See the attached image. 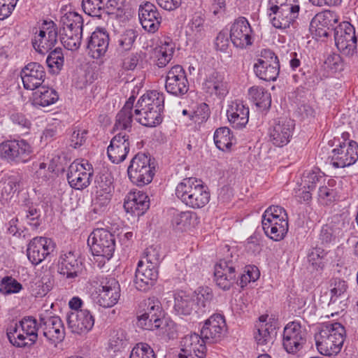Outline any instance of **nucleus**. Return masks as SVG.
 Returning a JSON list of instances; mask_svg holds the SVG:
<instances>
[{
	"mask_svg": "<svg viewBox=\"0 0 358 358\" xmlns=\"http://www.w3.org/2000/svg\"><path fill=\"white\" fill-rule=\"evenodd\" d=\"M280 218V221L288 220V216L286 210L280 206H271L266 208L264 213L262 215V224L263 222H269L271 221H274L275 220H278Z\"/></svg>",
	"mask_w": 358,
	"mask_h": 358,
	"instance_id": "13d9d810",
	"label": "nucleus"
},
{
	"mask_svg": "<svg viewBox=\"0 0 358 358\" xmlns=\"http://www.w3.org/2000/svg\"><path fill=\"white\" fill-rule=\"evenodd\" d=\"M195 301L196 315L199 317L210 311L214 297L211 288L208 287H199L192 295Z\"/></svg>",
	"mask_w": 358,
	"mask_h": 358,
	"instance_id": "72a5a7b5",
	"label": "nucleus"
},
{
	"mask_svg": "<svg viewBox=\"0 0 358 358\" xmlns=\"http://www.w3.org/2000/svg\"><path fill=\"white\" fill-rule=\"evenodd\" d=\"M131 142V137L125 131H120L111 139L107 148L108 159L113 164H120L127 157Z\"/></svg>",
	"mask_w": 358,
	"mask_h": 358,
	"instance_id": "412c9836",
	"label": "nucleus"
},
{
	"mask_svg": "<svg viewBox=\"0 0 358 358\" xmlns=\"http://www.w3.org/2000/svg\"><path fill=\"white\" fill-rule=\"evenodd\" d=\"M96 194L113 193L114 189L113 177L108 171L99 173L95 179Z\"/></svg>",
	"mask_w": 358,
	"mask_h": 358,
	"instance_id": "49530a36",
	"label": "nucleus"
},
{
	"mask_svg": "<svg viewBox=\"0 0 358 358\" xmlns=\"http://www.w3.org/2000/svg\"><path fill=\"white\" fill-rule=\"evenodd\" d=\"M193 213L184 211L176 213L172 220V224L178 229H184L191 224Z\"/></svg>",
	"mask_w": 358,
	"mask_h": 358,
	"instance_id": "774afa93",
	"label": "nucleus"
},
{
	"mask_svg": "<svg viewBox=\"0 0 358 358\" xmlns=\"http://www.w3.org/2000/svg\"><path fill=\"white\" fill-rule=\"evenodd\" d=\"M137 37V34L134 29H127L117 40V50L119 52H124L131 49L133 44Z\"/></svg>",
	"mask_w": 358,
	"mask_h": 358,
	"instance_id": "5fc2aeb1",
	"label": "nucleus"
},
{
	"mask_svg": "<svg viewBox=\"0 0 358 358\" xmlns=\"http://www.w3.org/2000/svg\"><path fill=\"white\" fill-rule=\"evenodd\" d=\"M206 340L196 333L185 336L180 342L179 358H205Z\"/></svg>",
	"mask_w": 358,
	"mask_h": 358,
	"instance_id": "4be33fe9",
	"label": "nucleus"
},
{
	"mask_svg": "<svg viewBox=\"0 0 358 358\" xmlns=\"http://www.w3.org/2000/svg\"><path fill=\"white\" fill-rule=\"evenodd\" d=\"M109 34L103 29L97 28L87 38L86 49L90 57L101 59L105 56L109 45Z\"/></svg>",
	"mask_w": 358,
	"mask_h": 358,
	"instance_id": "393cba45",
	"label": "nucleus"
},
{
	"mask_svg": "<svg viewBox=\"0 0 358 358\" xmlns=\"http://www.w3.org/2000/svg\"><path fill=\"white\" fill-rule=\"evenodd\" d=\"M82 36L83 31H69L66 28V30L61 31L60 39L65 48L73 51L80 48Z\"/></svg>",
	"mask_w": 358,
	"mask_h": 358,
	"instance_id": "de8ad7c7",
	"label": "nucleus"
},
{
	"mask_svg": "<svg viewBox=\"0 0 358 358\" xmlns=\"http://www.w3.org/2000/svg\"><path fill=\"white\" fill-rule=\"evenodd\" d=\"M59 99L57 92L52 88L41 86L33 94L35 106L46 107L55 103Z\"/></svg>",
	"mask_w": 358,
	"mask_h": 358,
	"instance_id": "ea45409f",
	"label": "nucleus"
},
{
	"mask_svg": "<svg viewBox=\"0 0 358 358\" xmlns=\"http://www.w3.org/2000/svg\"><path fill=\"white\" fill-rule=\"evenodd\" d=\"M330 286L331 303H334L338 297L341 296L346 292L348 288L347 282L339 278L333 279Z\"/></svg>",
	"mask_w": 358,
	"mask_h": 358,
	"instance_id": "338daca9",
	"label": "nucleus"
},
{
	"mask_svg": "<svg viewBox=\"0 0 358 358\" xmlns=\"http://www.w3.org/2000/svg\"><path fill=\"white\" fill-rule=\"evenodd\" d=\"M56 245L50 238L37 236L32 238L27 245V256L33 265H38L51 256Z\"/></svg>",
	"mask_w": 358,
	"mask_h": 358,
	"instance_id": "4468645a",
	"label": "nucleus"
},
{
	"mask_svg": "<svg viewBox=\"0 0 358 358\" xmlns=\"http://www.w3.org/2000/svg\"><path fill=\"white\" fill-rule=\"evenodd\" d=\"M84 12L92 17H101L105 12V3L103 0H83Z\"/></svg>",
	"mask_w": 358,
	"mask_h": 358,
	"instance_id": "6e6d98bb",
	"label": "nucleus"
},
{
	"mask_svg": "<svg viewBox=\"0 0 358 358\" xmlns=\"http://www.w3.org/2000/svg\"><path fill=\"white\" fill-rule=\"evenodd\" d=\"M20 76L24 88L34 90L43 86L46 72L43 66L37 62H29L21 70Z\"/></svg>",
	"mask_w": 358,
	"mask_h": 358,
	"instance_id": "5701e85b",
	"label": "nucleus"
},
{
	"mask_svg": "<svg viewBox=\"0 0 358 358\" xmlns=\"http://www.w3.org/2000/svg\"><path fill=\"white\" fill-rule=\"evenodd\" d=\"M226 329L224 315L216 313L205 321L201 329V336L207 343H214L220 340Z\"/></svg>",
	"mask_w": 358,
	"mask_h": 358,
	"instance_id": "a878e982",
	"label": "nucleus"
},
{
	"mask_svg": "<svg viewBox=\"0 0 358 358\" xmlns=\"http://www.w3.org/2000/svg\"><path fill=\"white\" fill-rule=\"evenodd\" d=\"M249 96L257 106L262 110H266L271 107V94L263 87H252L249 89Z\"/></svg>",
	"mask_w": 358,
	"mask_h": 358,
	"instance_id": "a18cd8bd",
	"label": "nucleus"
},
{
	"mask_svg": "<svg viewBox=\"0 0 358 358\" xmlns=\"http://www.w3.org/2000/svg\"><path fill=\"white\" fill-rule=\"evenodd\" d=\"M336 181L334 179H329L324 185L320 187L318 190V200L320 203L329 206L338 199L336 190Z\"/></svg>",
	"mask_w": 358,
	"mask_h": 358,
	"instance_id": "79ce46f5",
	"label": "nucleus"
},
{
	"mask_svg": "<svg viewBox=\"0 0 358 358\" xmlns=\"http://www.w3.org/2000/svg\"><path fill=\"white\" fill-rule=\"evenodd\" d=\"M268 15L272 25L275 28L285 29L294 22L299 16V13H291L290 10L289 11L283 8L274 11L273 6H269Z\"/></svg>",
	"mask_w": 358,
	"mask_h": 358,
	"instance_id": "473e14b6",
	"label": "nucleus"
},
{
	"mask_svg": "<svg viewBox=\"0 0 358 358\" xmlns=\"http://www.w3.org/2000/svg\"><path fill=\"white\" fill-rule=\"evenodd\" d=\"M144 313L138 316V324L141 328L159 331V334H165L167 322L163 318V312L160 302L155 298H148L143 302Z\"/></svg>",
	"mask_w": 358,
	"mask_h": 358,
	"instance_id": "423d86ee",
	"label": "nucleus"
},
{
	"mask_svg": "<svg viewBox=\"0 0 358 358\" xmlns=\"http://www.w3.org/2000/svg\"><path fill=\"white\" fill-rule=\"evenodd\" d=\"M229 38L236 48H246L253 43V31L245 17H238L231 25Z\"/></svg>",
	"mask_w": 358,
	"mask_h": 358,
	"instance_id": "dca6fc26",
	"label": "nucleus"
},
{
	"mask_svg": "<svg viewBox=\"0 0 358 358\" xmlns=\"http://www.w3.org/2000/svg\"><path fill=\"white\" fill-rule=\"evenodd\" d=\"M149 207L148 196L141 191L129 193L124 203L125 210L138 217L143 215Z\"/></svg>",
	"mask_w": 358,
	"mask_h": 358,
	"instance_id": "c756f323",
	"label": "nucleus"
},
{
	"mask_svg": "<svg viewBox=\"0 0 358 358\" xmlns=\"http://www.w3.org/2000/svg\"><path fill=\"white\" fill-rule=\"evenodd\" d=\"M268 6H273L274 11L281 8L294 13H299L300 10L299 0H268Z\"/></svg>",
	"mask_w": 358,
	"mask_h": 358,
	"instance_id": "680f3d73",
	"label": "nucleus"
},
{
	"mask_svg": "<svg viewBox=\"0 0 358 358\" xmlns=\"http://www.w3.org/2000/svg\"><path fill=\"white\" fill-rule=\"evenodd\" d=\"M135 96H131L124 103L122 108L117 113L115 117V122L113 129L115 131L130 132L133 122V107Z\"/></svg>",
	"mask_w": 358,
	"mask_h": 358,
	"instance_id": "2f4dec72",
	"label": "nucleus"
},
{
	"mask_svg": "<svg viewBox=\"0 0 358 358\" xmlns=\"http://www.w3.org/2000/svg\"><path fill=\"white\" fill-rule=\"evenodd\" d=\"M22 289V285L10 276L3 278L0 284V292L3 294L18 293Z\"/></svg>",
	"mask_w": 358,
	"mask_h": 358,
	"instance_id": "0e129e2a",
	"label": "nucleus"
},
{
	"mask_svg": "<svg viewBox=\"0 0 358 358\" xmlns=\"http://www.w3.org/2000/svg\"><path fill=\"white\" fill-rule=\"evenodd\" d=\"M165 88L174 96H182L188 92L189 82L182 66L175 65L167 72Z\"/></svg>",
	"mask_w": 358,
	"mask_h": 358,
	"instance_id": "6ab92c4d",
	"label": "nucleus"
},
{
	"mask_svg": "<svg viewBox=\"0 0 358 358\" xmlns=\"http://www.w3.org/2000/svg\"><path fill=\"white\" fill-rule=\"evenodd\" d=\"M93 172L92 164L87 160L74 161L68 169V182L73 189H83L90 185Z\"/></svg>",
	"mask_w": 358,
	"mask_h": 358,
	"instance_id": "9b49d317",
	"label": "nucleus"
},
{
	"mask_svg": "<svg viewBox=\"0 0 358 358\" xmlns=\"http://www.w3.org/2000/svg\"><path fill=\"white\" fill-rule=\"evenodd\" d=\"M255 75L265 81H275L280 72V62L277 55L270 49L261 51L260 57L254 64Z\"/></svg>",
	"mask_w": 358,
	"mask_h": 358,
	"instance_id": "1a4fd4ad",
	"label": "nucleus"
},
{
	"mask_svg": "<svg viewBox=\"0 0 358 358\" xmlns=\"http://www.w3.org/2000/svg\"><path fill=\"white\" fill-rule=\"evenodd\" d=\"M295 128L294 121L287 118L273 120L269 126V141L277 147H283L289 143Z\"/></svg>",
	"mask_w": 358,
	"mask_h": 358,
	"instance_id": "ddd939ff",
	"label": "nucleus"
},
{
	"mask_svg": "<svg viewBox=\"0 0 358 358\" xmlns=\"http://www.w3.org/2000/svg\"><path fill=\"white\" fill-rule=\"evenodd\" d=\"M330 163L334 168H344L354 164L358 159V144L350 141L332 150Z\"/></svg>",
	"mask_w": 358,
	"mask_h": 358,
	"instance_id": "f3484780",
	"label": "nucleus"
},
{
	"mask_svg": "<svg viewBox=\"0 0 358 358\" xmlns=\"http://www.w3.org/2000/svg\"><path fill=\"white\" fill-rule=\"evenodd\" d=\"M243 268V262L237 253H231L220 259L214 267V280L224 290L229 289L236 282V276Z\"/></svg>",
	"mask_w": 358,
	"mask_h": 358,
	"instance_id": "7ed1b4c3",
	"label": "nucleus"
},
{
	"mask_svg": "<svg viewBox=\"0 0 358 358\" xmlns=\"http://www.w3.org/2000/svg\"><path fill=\"white\" fill-rule=\"evenodd\" d=\"M339 19V15L335 11L326 10L315 15L313 26L319 24L329 29H334V27L338 22Z\"/></svg>",
	"mask_w": 358,
	"mask_h": 358,
	"instance_id": "09e8293b",
	"label": "nucleus"
},
{
	"mask_svg": "<svg viewBox=\"0 0 358 358\" xmlns=\"http://www.w3.org/2000/svg\"><path fill=\"white\" fill-rule=\"evenodd\" d=\"M281 219L282 220V217ZM280 220L279 217L278 220L262 224V228L266 236L275 241L282 240L288 231V220Z\"/></svg>",
	"mask_w": 358,
	"mask_h": 358,
	"instance_id": "e433bc0d",
	"label": "nucleus"
},
{
	"mask_svg": "<svg viewBox=\"0 0 358 358\" xmlns=\"http://www.w3.org/2000/svg\"><path fill=\"white\" fill-rule=\"evenodd\" d=\"M57 28L53 21L45 20L32 39L34 48L41 55L49 52L57 42Z\"/></svg>",
	"mask_w": 358,
	"mask_h": 358,
	"instance_id": "f8f14e48",
	"label": "nucleus"
},
{
	"mask_svg": "<svg viewBox=\"0 0 358 358\" xmlns=\"http://www.w3.org/2000/svg\"><path fill=\"white\" fill-rule=\"evenodd\" d=\"M96 303L103 308L115 306L120 297V285L113 277L102 278L96 291Z\"/></svg>",
	"mask_w": 358,
	"mask_h": 358,
	"instance_id": "2eb2a0df",
	"label": "nucleus"
},
{
	"mask_svg": "<svg viewBox=\"0 0 358 358\" xmlns=\"http://www.w3.org/2000/svg\"><path fill=\"white\" fill-rule=\"evenodd\" d=\"M127 174L131 182L137 186L150 183L155 174V159L149 154L138 152L130 161Z\"/></svg>",
	"mask_w": 358,
	"mask_h": 358,
	"instance_id": "39448f33",
	"label": "nucleus"
},
{
	"mask_svg": "<svg viewBox=\"0 0 358 358\" xmlns=\"http://www.w3.org/2000/svg\"><path fill=\"white\" fill-rule=\"evenodd\" d=\"M92 241L91 250L95 256L110 259L115 252V239L113 234L104 229H96L88 238V244Z\"/></svg>",
	"mask_w": 358,
	"mask_h": 358,
	"instance_id": "9d476101",
	"label": "nucleus"
},
{
	"mask_svg": "<svg viewBox=\"0 0 358 358\" xmlns=\"http://www.w3.org/2000/svg\"><path fill=\"white\" fill-rule=\"evenodd\" d=\"M68 328L73 334H85L94 327V317L87 309L69 311L66 316Z\"/></svg>",
	"mask_w": 358,
	"mask_h": 358,
	"instance_id": "aec40b11",
	"label": "nucleus"
},
{
	"mask_svg": "<svg viewBox=\"0 0 358 358\" xmlns=\"http://www.w3.org/2000/svg\"><path fill=\"white\" fill-rule=\"evenodd\" d=\"M202 85L206 93L220 99L224 98L229 92L228 84L224 75L215 71L206 76Z\"/></svg>",
	"mask_w": 358,
	"mask_h": 358,
	"instance_id": "c85d7f7f",
	"label": "nucleus"
},
{
	"mask_svg": "<svg viewBox=\"0 0 358 358\" xmlns=\"http://www.w3.org/2000/svg\"><path fill=\"white\" fill-rule=\"evenodd\" d=\"M267 315H262L259 322L256 324L257 331L254 338L258 345H266L273 342L272 334L275 330V326L271 322H266Z\"/></svg>",
	"mask_w": 358,
	"mask_h": 358,
	"instance_id": "c9c22d12",
	"label": "nucleus"
},
{
	"mask_svg": "<svg viewBox=\"0 0 358 358\" xmlns=\"http://www.w3.org/2000/svg\"><path fill=\"white\" fill-rule=\"evenodd\" d=\"M134 114L136 120L141 125L147 127H154L159 125L163 120L162 113L158 110L148 107H135Z\"/></svg>",
	"mask_w": 358,
	"mask_h": 358,
	"instance_id": "f704fd0d",
	"label": "nucleus"
},
{
	"mask_svg": "<svg viewBox=\"0 0 358 358\" xmlns=\"http://www.w3.org/2000/svg\"><path fill=\"white\" fill-rule=\"evenodd\" d=\"M176 196L185 205L194 209L204 207L210 199L208 187L193 177L184 178L177 185Z\"/></svg>",
	"mask_w": 358,
	"mask_h": 358,
	"instance_id": "f257e3e1",
	"label": "nucleus"
},
{
	"mask_svg": "<svg viewBox=\"0 0 358 358\" xmlns=\"http://www.w3.org/2000/svg\"><path fill=\"white\" fill-rule=\"evenodd\" d=\"M40 328L43 336L52 343H59L65 338V328L59 316L41 317Z\"/></svg>",
	"mask_w": 358,
	"mask_h": 358,
	"instance_id": "bb28decb",
	"label": "nucleus"
},
{
	"mask_svg": "<svg viewBox=\"0 0 358 358\" xmlns=\"http://www.w3.org/2000/svg\"><path fill=\"white\" fill-rule=\"evenodd\" d=\"M138 17L140 22L145 31L155 33L158 30L162 22V16L154 4L146 2L141 6Z\"/></svg>",
	"mask_w": 358,
	"mask_h": 358,
	"instance_id": "cd10ccee",
	"label": "nucleus"
},
{
	"mask_svg": "<svg viewBox=\"0 0 358 358\" xmlns=\"http://www.w3.org/2000/svg\"><path fill=\"white\" fill-rule=\"evenodd\" d=\"M213 139L216 147L222 151L229 150L236 143L231 130L226 127L217 129L214 133Z\"/></svg>",
	"mask_w": 358,
	"mask_h": 358,
	"instance_id": "a19ab883",
	"label": "nucleus"
},
{
	"mask_svg": "<svg viewBox=\"0 0 358 358\" xmlns=\"http://www.w3.org/2000/svg\"><path fill=\"white\" fill-rule=\"evenodd\" d=\"M260 273L257 266L248 265L240 271L236 276V283L241 287H245L248 283L255 282L259 278Z\"/></svg>",
	"mask_w": 358,
	"mask_h": 358,
	"instance_id": "3c124183",
	"label": "nucleus"
},
{
	"mask_svg": "<svg viewBox=\"0 0 358 358\" xmlns=\"http://www.w3.org/2000/svg\"><path fill=\"white\" fill-rule=\"evenodd\" d=\"M37 321L32 317H25L19 323L10 324L6 330L10 343L17 347L23 348L34 345L38 338Z\"/></svg>",
	"mask_w": 358,
	"mask_h": 358,
	"instance_id": "20e7f679",
	"label": "nucleus"
},
{
	"mask_svg": "<svg viewBox=\"0 0 358 358\" xmlns=\"http://www.w3.org/2000/svg\"><path fill=\"white\" fill-rule=\"evenodd\" d=\"M206 15L201 11L195 12L190 19L188 27L190 34L195 41H200L206 36L208 24L206 22Z\"/></svg>",
	"mask_w": 358,
	"mask_h": 358,
	"instance_id": "58836bf2",
	"label": "nucleus"
},
{
	"mask_svg": "<svg viewBox=\"0 0 358 358\" xmlns=\"http://www.w3.org/2000/svg\"><path fill=\"white\" fill-rule=\"evenodd\" d=\"M46 63L53 73H59L64 63L62 48H57L50 51L46 59Z\"/></svg>",
	"mask_w": 358,
	"mask_h": 358,
	"instance_id": "603ef678",
	"label": "nucleus"
},
{
	"mask_svg": "<svg viewBox=\"0 0 358 358\" xmlns=\"http://www.w3.org/2000/svg\"><path fill=\"white\" fill-rule=\"evenodd\" d=\"M130 344V338L127 332L122 329L115 331L110 340V345L114 351H120L126 348Z\"/></svg>",
	"mask_w": 358,
	"mask_h": 358,
	"instance_id": "4d7b16f0",
	"label": "nucleus"
},
{
	"mask_svg": "<svg viewBox=\"0 0 358 358\" xmlns=\"http://www.w3.org/2000/svg\"><path fill=\"white\" fill-rule=\"evenodd\" d=\"M174 310L178 315L196 314L195 301L192 296L178 294L175 296Z\"/></svg>",
	"mask_w": 358,
	"mask_h": 358,
	"instance_id": "c03bdc74",
	"label": "nucleus"
},
{
	"mask_svg": "<svg viewBox=\"0 0 358 358\" xmlns=\"http://www.w3.org/2000/svg\"><path fill=\"white\" fill-rule=\"evenodd\" d=\"M62 31H83V17L76 12H69L62 18Z\"/></svg>",
	"mask_w": 358,
	"mask_h": 358,
	"instance_id": "8fccbe9b",
	"label": "nucleus"
},
{
	"mask_svg": "<svg viewBox=\"0 0 358 358\" xmlns=\"http://www.w3.org/2000/svg\"><path fill=\"white\" fill-rule=\"evenodd\" d=\"M16 164L26 163L30 160L33 153L32 146L24 139L16 140Z\"/></svg>",
	"mask_w": 358,
	"mask_h": 358,
	"instance_id": "864d4df0",
	"label": "nucleus"
},
{
	"mask_svg": "<svg viewBox=\"0 0 358 358\" xmlns=\"http://www.w3.org/2000/svg\"><path fill=\"white\" fill-rule=\"evenodd\" d=\"M59 272L71 282L84 274L85 268L78 254L69 251L60 255L59 259Z\"/></svg>",
	"mask_w": 358,
	"mask_h": 358,
	"instance_id": "a211bd4d",
	"label": "nucleus"
},
{
	"mask_svg": "<svg viewBox=\"0 0 358 358\" xmlns=\"http://www.w3.org/2000/svg\"><path fill=\"white\" fill-rule=\"evenodd\" d=\"M210 115V108L206 103L199 104L189 115V119L195 124H201L206 122Z\"/></svg>",
	"mask_w": 358,
	"mask_h": 358,
	"instance_id": "052dcab7",
	"label": "nucleus"
},
{
	"mask_svg": "<svg viewBox=\"0 0 358 358\" xmlns=\"http://www.w3.org/2000/svg\"><path fill=\"white\" fill-rule=\"evenodd\" d=\"M165 96L162 92L152 90L144 94L138 100L135 107H148L164 112Z\"/></svg>",
	"mask_w": 358,
	"mask_h": 358,
	"instance_id": "4c0bfd02",
	"label": "nucleus"
},
{
	"mask_svg": "<svg viewBox=\"0 0 358 358\" xmlns=\"http://www.w3.org/2000/svg\"><path fill=\"white\" fill-rule=\"evenodd\" d=\"M157 278V268L145 265L144 260H140L138 262L134 280V285L138 290L142 292L150 290L155 285Z\"/></svg>",
	"mask_w": 358,
	"mask_h": 358,
	"instance_id": "b1692460",
	"label": "nucleus"
},
{
	"mask_svg": "<svg viewBox=\"0 0 358 358\" xmlns=\"http://www.w3.org/2000/svg\"><path fill=\"white\" fill-rule=\"evenodd\" d=\"M345 338V327L338 322L324 325L315 336L317 349L326 356L336 355L340 352Z\"/></svg>",
	"mask_w": 358,
	"mask_h": 358,
	"instance_id": "f03ea898",
	"label": "nucleus"
},
{
	"mask_svg": "<svg viewBox=\"0 0 358 358\" xmlns=\"http://www.w3.org/2000/svg\"><path fill=\"white\" fill-rule=\"evenodd\" d=\"M249 108L242 101H232L227 110L228 120L234 128L245 127L249 120Z\"/></svg>",
	"mask_w": 358,
	"mask_h": 358,
	"instance_id": "7c9ffc66",
	"label": "nucleus"
},
{
	"mask_svg": "<svg viewBox=\"0 0 358 358\" xmlns=\"http://www.w3.org/2000/svg\"><path fill=\"white\" fill-rule=\"evenodd\" d=\"M308 332L299 322H289L284 327L282 345L284 350L291 355L302 351L306 345Z\"/></svg>",
	"mask_w": 358,
	"mask_h": 358,
	"instance_id": "0eeeda50",
	"label": "nucleus"
},
{
	"mask_svg": "<svg viewBox=\"0 0 358 358\" xmlns=\"http://www.w3.org/2000/svg\"><path fill=\"white\" fill-rule=\"evenodd\" d=\"M16 140L6 141L0 144V157L8 162L16 163Z\"/></svg>",
	"mask_w": 358,
	"mask_h": 358,
	"instance_id": "bf43d9fd",
	"label": "nucleus"
},
{
	"mask_svg": "<svg viewBox=\"0 0 358 358\" xmlns=\"http://www.w3.org/2000/svg\"><path fill=\"white\" fill-rule=\"evenodd\" d=\"M175 51V44L169 39L156 48L155 55L157 57L156 64L159 68L166 66L173 58Z\"/></svg>",
	"mask_w": 358,
	"mask_h": 358,
	"instance_id": "37998d69",
	"label": "nucleus"
},
{
	"mask_svg": "<svg viewBox=\"0 0 358 358\" xmlns=\"http://www.w3.org/2000/svg\"><path fill=\"white\" fill-rule=\"evenodd\" d=\"M335 44L344 55L352 57L357 52V38L355 27L348 22L343 21L334 27Z\"/></svg>",
	"mask_w": 358,
	"mask_h": 358,
	"instance_id": "6e6552de",
	"label": "nucleus"
},
{
	"mask_svg": "<svg viewBox=\"0 0 358 358\" xmlns=\"http://www.w3.org/2000/svg\"><path fill=\"white\" fill-rule=\"evenodd\" d=\"M129 358H156V355L148 344L139 343L133 348Z\"/></svg>",
	"mask_w": 358,
	"mask_h": 358,
	"instance_id": "e2e57ef3",
	"label": "nucleus"
},
{
	"mask_svg": "<svg viewBox=\"0 0 358 358\" xmlns=\"http://www.w3.org/2000/svg\"><path fill=\"white\" fill-rule=\"evenodd\" d=\"M20 215L22 218H25L27 224L34 228H37L40 225V211L34 206H29L23 209Z\"/></svg>",
	"mask_w": 358,
	"mask_h": 358,
	"instance_id": "69168bd1",
	"label": "nucleus"
}]
</instances>
